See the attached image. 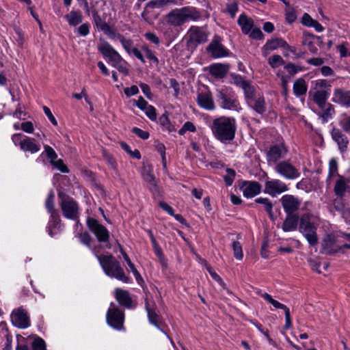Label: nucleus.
Segmentation results:
<instances>
[{"label":"nucleus","instance_id":"1","mask_svg":"<svg viewBox=\"0 0 350 350\" xmlns=\"http://www.w3.org/2000/svg\"><path fill=\"white\" fill-rule=\"evenodd\" d=\"M211 129L216 139L221 143L230 142L235 137L236 120L232 117L220 116L213 120Z\"/></svg>","mask_w":350,"mask_h":350},{"label":"nucleus","instance_id":"2","mask_svg":"<svg viewBox=\"0 0 350 350\" xmlns=\"http://www.w3.org/2000/svg\"><path fill=\"white\" fill-rule=\"evenodd\" d=\"M96 257L103 271L107 276L111 278H116L126 284H129L131 282V278L126 275L120 262L114 256L112 255L96 254Z\"/></svg>","mask_w":350,"mask_h":350},{"label":"nucleus","instance_id":"3","mask_svg":"<svg viewBox=\"0 0 350 350\" xmlns=\"http://www.w3.org/2000/svg\"><path fill=\"white\" fill-rule=\"evenodd\" d=\"M215 96L217 103L222 109L237 111L240 108L234 92L228 87L223 86L217 89Z\"/></svg>","mask_w":350,"mask_h":350},{"label":"nucleus","instance_id":"4","mask_svg":"<svg viewBox=\"0 0 350 350\" xmlns=\"http://www.w3.org/2000/svg\"><path fill=\"white\" fill-rule=\"evenodd\" d=\"M312 217L309 214H304L300 219L299 230L310 245L315 246L318 243V237L317 228L312 221Z\"/></svg>","mask_w":350,"mask_h":350},{"label":"nucleus","instance_id":"5","mask_svg":"<svg viewBox=\"0 0 350 350\" xmlns=\"http://www.w3.org/2000/svg\"><path fill=\"white\" fill-rule=\"evenodd\" d=\"M12 141L15 146H18L20 149L25 152L35 154L40 150V144L37 142L36 139L22 133L12 135Z\"/></svg>","mask_w":350,"mask_h":350},{"label":"nucleus","instance_id":"6","mask_svg":"<svg viewBox=\"0 0 350 350\" xmlns=\"http://www.w3.org/2000/svg\"><path fill=\"white\" fill-rule=\"evenodd\" d=\"M106 320L107 324L115 329L122 331L125 330L124 326V313L113 303H111L106 314Z\"/></svg>","mask_w":350,"mask_h":350},{"label":"nucleus","instance_id":"7","mask_svg":"<svg viewBox=\"0 0 350 350\" xmlns=\"http://www.w3.org/2000/svg\"><path fill=\"white\" fill-rule=\"evenodd\" d=\"M273 170L278 175L287 180H295L300 176L299 170L287 160L275 163Z\"/></svg>","mask_w":350,"mask_h":350},{"label":"nucleus","instance_id":"8","mask_svg":"<svg viewBox=\"0 0 350 350\" xmlns=\"http://www.w3.org/2000/svg\"><path fill=\"white\" fill-rule=\"evenodd\" d=\"M187 36L188 46L196 48L208 40V33L203 27L191 26L187 31Z\"/></svg>","mask_w":350,"mask_h":350},{"label":"nucleus","instance_id":"9","mask_svg":"<svg viewBox=\"0 0 350 350\" xmlns=\"http://www.w3.org/2000/svg\"><path fill=\"white\" fill-rule=\"evenodd\" d=\"M87 226L90 230L94 234L97 240L100 243H107L109 240V232L102 224L92 217L87 219Z\"/></svg>","mask_w":350,"mask_h":350},{"label":"nucleus","instance_id":"10","mask_svg":"<svg viewBox=\"0 0 350 350\" xmlns=\"http://www.w3.org/2000/svg\"><path fill=\"white\" fill-rule=\"evenodd\" d=\"M222 38L215 35L206 47V51L215 59L229 55V51L221 44Z\"/></svg>","mask_w":350,"mask_h":350},{"label":"nucleus","instance_id":"11","mask_svg":"<svg viewBox=\"0 0 350 350\" xmlns=\"http://www.w3.org/2000/svg\"><path fill=\"white\" fill-rule=\"evenodd\" d=\"M63 215L69 219L77 220L79 217V207L76 201L70 197L62 200L59 204Z\"/></svg>","mask_w":350,"mask_h":350},{"label":"nucleus","instance_id":"12","mask_svg":"<svg viewBox=\"0 0 350 350\" xmlns=\"http://www.w3.org/2000/svg\"><path fill=\"white\" fill-rule=\"evenodd\" d=\"M287 149L283 144H278L271 146L267 151L266 158L269 165H275L280 159L286 157Z\"/></svg>","mask_w":350,"mask_h":350},{"label":"nucleus","instance_id":"13","mask_svg":"<svg viewBox=\"0 0 350 350\" xmlns=\"http://www.w3.org/2000/svg\"><path fill=\"white\" fill-rule=\"evenodd\" d=\"M288 190L287 185L279 179L267 180L265 183V193L275 197Z\"/></svg>","mask_w":350,"mask_h":350},{"label":"nucleus","instance_id":"14","mask_svg":"<svg viewBox=\"0 0 350 350\" xmlns=\"http://www.w3.org/2000/svg\"><path fill=\"white\" fill-rule=\"evenodd\" d=\"M11 320L14 326L21 329L27 328L30 325L29 317L23 308L14 310L11 314Z\"/></svg>","mask_w":350,"mask_h":350},{"label":"nucleus","instance_id":"15","mask_svg":"<svg viewBox=\"0 0 350 350\" xmlns=\"http://www.w3.org/2000/svg\"><path fill=\"white\" fill-rule=\"evenodd\" d=\"M282 207L286 214H297L301 202L293 195H284L280 199Z\"/></svg>","mask_w":350,"mask_h":350},{"label":"nucleus","instance_id":"16","mask_svg":"<svg viewBox=\"0 0 350 350\" xmlns=\"http://www.w3.org/2000/svg\"><path fill=\"white\" fill-rule=\"evenodd\" d=\"M98 51L105 58H108L111 64L117 63L120 59L121 55L107 41H103L98 45Z\"/></svg>","mask_w":350,"mask_h":350},{"label":"nucleus","instance_id":"17","mask_svg":"<svg viewBox=\"0 0 350 350\" xmlns=\"http://www.w3.org/2000/svg\"><path fill=\"white\" fill-rule=\"evenodd\" d=\"M145 308L148 313L149 322L154 325L157 329L166 334L163 329V323L161 321L160 317L155 312L154 310V304H150L148 299H146Z\"/></svg>","mask_w":350,"mask_h":350},{"label":"nucleus","instance_id":"18","mask_svg":"<svg viewBox=\"0 0 350 350\" xmlns=\"http://www.w3.org/2000/svg\"><path fill=\"white\" fill-rule=\"evenodd\" d=\"M166 23L173 27H180L185 23L182 8L174 9L165 16Z\"/></svg>","mask_w":350,"mask_h":350},{"label":"nucleus","instance_id":"19","mask_svg":"<svg viewBox=\"0 0 350 350\" xmlns=\"http://www.w3.org/2000/svg\"><path fill=\"white\" fill-rule=\"evenodd\" d=\"M197 102L199 106L204 109L213 110L215 108L212 94L209 90L199 93Z\"/></svg>","mask_w":350,"mask_h":350},{"label":"nucleus","instance_id":"20","mask_svg":"<svg viewBox=\"0 0 350 350\" xmlns=\"http://www.w3.org/2000/svg\"><path fill=\"white\" fill-rule=\"evenodd\" d=\"M332 101L350 108V90L345 91L340 88L334 89Z\"/></svg>","mask_w":350,"mask_h":350},{"label":"nucleus","instance_id":"21","mask_svg":"<svg viewBox=\"0 0 350 350\" xmlns=\"http://www.w3.org/2000/svg\"><path fill=\"white\" fill-rule=\"evenodd\" d=\"M322 249L323 253L326 254H333L340 250V247L336 245L335 237L332 234L326 235L322 242Z\"/></svg>","mask_w":350,"mask_h":350},{"label":"nucleus","instance_id":"22","mask_svg":"<svg viewBox=\"0 0 350 350\" xmlns=\"http://www.w3.org/2000/svg\"><path fill=\"white\" fill-rule=\"evenodd\" d=\"M115 297L120 306L126 308H133V299L127 291L120 288H116Z\"/></svg>","mask_w":350,"mask_h":350},{"label":"nucleus","instance_id":"23","mask_svg":"<svg viewBox=\"0 0 350 350\" xmlns=\"http://www.w3.org/2000/svg\"><path fill=\"white\" fill-rule=\"evenodd\" d=\"M241 190L243 196L247 198H253L259 194L261 191V185L258 182H245L242 187Z\"/></svg>","mask_w":350,"mask_h":350},{"label":"nucleus","instance_id":"24","mask_svg":"<svg viewBox=\"0 0 350 350\" xmlns=\"http://www.w3.org/2000/svg\"><path fill=\"white\" fill-rule=\"evenodd\" d=\"M49 214L50 219L49 221L47 229L49 234L51 237H53L56 233L55 230L56 229H57L59 231L62 230L64 228V225L61 224V219L57 211Z\"/></svg>","mask_w":350,"mask_h":350},{"label":"nucleus","instance_id":"25","mask_svg":"<svg viewBox=\"0 0 350 350\" xmlns=\"http://www.w3.org/2000/svg\"><path fill=\"white\" fill-rule=\"evenodd\" d=\"M332 137L335 141L341 152L347 150L349 144L347 136L339 129L334 128L331 132Z\"/></svg>","mask_w":350,"mask_h":350},{"label":"nucleus","instance_id":"26","mask_svg":"<svg viewBox=\"0 0 350 350\" xmlns=\"http://www.w3.org/2000/svg\"><path fill=\"white\" fill-rule=\"evenodd\" d=\"M229 68L228 64H213L210 66V73L215 78L222 79L226 75Z\"/></svg>","mask_w":350,"mask_h":350},{"label":"nucleus","instance_id":"27","mask_svg":"<svg viewBox=\"0 0 350 350\" xmlns=\"http://www.w3.org/2000/svg\"><path fill=\"white\" fill-rule=\"evenodd\" d=\"M238 25L241 27L243 33H250L254 27V21L245 14H241L237 20Z\"/></svg>","mask_w":350,"mask_h":350},{"label":"nucleus","instance_id":"28","mask_svg":"<svg viewBox=\"0 0 350 350\" xmlns=\"http://www.w3.org/2000/svg\"><path fill=\"white\" fill-rule=\"evenodd\" d=\"M287 216L282 224V229L285 232H290L297 229L299 216L297 214H286Z\"/></svg>","mask_w":350,"mask_h":350},{"label":"nucleus","instance_id":"29","mask_svg":"<svg viewBox=\"0 0 350 350\" xmlns=\"http://www.w3.org/2000/svg\"><path fill=\"white\" fill-rule=\"evenodd\" d=\"M247 103L254 110L260 114L266 111L265 100L262 96L254 97Z\"/></svg>","mask_w":350,"mask_h":350},{"label":"nucleus","instance_id":"30","mask_svg":"<svg viewBox=\"0 0 350 350\" xmlns=\"http://www.w3.org/2000/svg\"><path fill=\"white\" fill-rule=\"evenodd\" d=\"M142 176L144 181L147 183L148 189L152 192L157 191V185L155 180V177L152 174V170L150 169H145L142 174Z\"/></svg>","mask_w":350,"mask_h":350},{"label":"nucleus","instance_id":"31","mask_svg":"<svg viewBox=\"0 0 350 350\" xmlns=\"http://www.w3.org/2000/svg\"><path fill=\"white\" fill-rule=\"evenodd\" d=\"M329 96V90H317L313 94V100L320 107L323 108L325 107Z\"/></svg>","mask_w":350,"mask_h":350},{"label":"nucleus","instance_id":"32","mask_svg":"<svg viewBox=\"0 0 350 350\" xmlns=\"http://www.w3.org/2000/svg\"><path fill=\"white\" fill-rule=\"evenodd\" d=\"M265 46L269 50H275L278 47H282L293 52L294 49L291 47L287 42L282 38H276L267 42Z\"/></svg>","mask_w":350,"mask_h":350},{"label":"nucleus","instance_id":"33","mask_svg":"<svg viewBox=\"0 0 350 350\" xmlns=\"http://www.w3.org/2000/svg\"><path fill=\"white\" fill-rule=\"evenodd\" d=\"M307 90L308 86L304 79L299 78L295 81L293 91L297 97L305 95L307 92Z\"/></svg>","mask_w":350,"mask_h":350},{"label":"nucleus","instance_id":"34","mask_svg":"<svg viewBox=\"0 0 350 350\" xmlns=\"http://www.w3.org/2000/svg\"><path fill=\"white\" fill-rule=\"evenodd\" d=\"M68 24L71 26H77L82 22L83 16L79 11H71L65 16Z\"/></svg>","mask_w":350,"mask_h":350},{"label":"nucleus","instance_id":"35","mask_svg":"<svg viewBox=\"0 0 350 350\" xmlns=\"http://www.w3.org/2000/svg\"><path fill=\"white\" fill-rule=\"evenodd\" d=\"M347 183L342 176H340L334 186V192L338 197H342L347 189Z\"/></svg>","mask_w":350,"mask_h":350},{"label":"nucleus","instance_id":"36","mask_svg":"<svg viewBox=\"0 0 350 350\" xmlns=\"http://www.w3.org/2000/svg\"><path fill=\"white\" fill-rule=\"evenodd\" d=\"M185 22L188 19L197 21L200 17V13L193 8L185 7L182 8Z\"/></svg>","mask_w":350,"mask_h":350},{"label":"nucleus","instance_id":"37","mask_svg":"<svg viewBox=\"0 0 350 350\" xmlns=\"http://www.w3.org/2000/svg\"><path fill=\"white\" fill-rule=\"evenodd\" d=\"M261 296H262V297L264 298V299L265 301L270 303L275 308L283 310L284 313H286V311L290 310L289 308L286 306H285L284 304H281L279 301L273 299L272 297L269 294L265 293L261 294Z\"/></svg>","mask_w":350,"mask_h":350},{"label":"nucleus","instance_id":"38","mask_svg":"<svg viewBox=\"0 0 350 350\" xmlns=\"http://www.w3.org/2000/svg\"><path fill=\"white\" fill-rule=\"evenodd\" d=\"M93 19L97 28L104 33L110 27V25H108L104 20H103L100 16L98 15L96 12L93 14Z\"/></svg>","mask_w":350,"mask_h":350},{"label":"nucleus","instance_id":"39","mask_svg":"<svg viewBox=\"0 0 350 350\" xmlns=\"http://www.w3.org/2000/svg\"><path fill=\"white\" fill-rule=\"evenodd\" d=\"M172 3H174V1L173 0H151L146 3V8H159Z\"/></svg>","mask_w":350,"mask_h":350},{"label":"nucleus","instance_id":"40","mask_svg":"<svg viewBox=\"0 0 350 350\" xmlns=\"http://www.w3.org/2000/svg\"><path fill=\"white\" fill-rule=\"evenodd\" d=\"M255 202L258 204H262L264 206V209L268 213L269 216L271 217H273V204L268 198H258L255 200Z\"/></svg>","mask_w":350,"mask_h":350},{"label":"nucleus","instance_id":"41","mask_svg":"<svg viewBox=\"0 0 350 350\" xmlns=\"http://www.w3.org/2000/svg\"><path fill=\"white\" fill-rule=\"evenodd\" d=\"M142 49L145 53L146 57L155 66H158L159 64V60L156 57L154 52L152 51L148 46H142Z\"/></svg>","mask_w":350,"mask_h":350},{"label":"nucleus","instance_id":"42","mask_svg":"<svg viewBox=\"0 0 350 350\" xmlns=\"http://www.w3.org/2000/svg\"><path fill=\"white\" fill-rule=\"evenodd\" d=\"M152 245L153 247L154 252L156 256L159 258V261L161 263L162 266L164 267H166V266H167L166 260H165L164 255L162 252L161 248L159 245L157 241H154L153 244H152Z\"/></svg>","mask_w":350,"mask_h":350},{"label":"nucleus","instance_id":"43","mask_svg":"<svg viewBox=\"0 0 350 350\" xmlns=\"http://www.w3.org/2000/svg\"><path fill=\"white\" fill-rule=\"evenodd\" d=\"M268 63L271 68H276L284 64V61L280 55H273L268 59Z\"/></svg>","mask_w":350,"mask_h":350},{"label":"nucleus","instance_id":"44","mask_svg":"<svg viewBox=\"0 0 350 350\" xmlns=\"http://www.w3.org/2000/svg\"><path fill=\"white\" fill-rule=\"evenodd\" d=\"M232 247L234 258L238 260H241L243 258V252L241 243L239 241H234Z\"/></svg>","mask_w":350,"mask_h":350},{"label":"nucleus","instance_id":"45","mask_svg":"<svg viewBox=\"0 0 350 350\" xmlns=\"http://www.w3.org/2000/svg\"><path fill=\"white\" fill-rule=\"evenodd\" d=\"M44 150L42 154L45 153L48 159L50 160L51 163H53L55 160L57 159V154L53 148L49 145L44 146Z\"/></svg>","mask_w":350,"mask_h":350},{"label":"nucleus","instance_id":"46","mask_svg":"<svg viewBox=\"0 0 350 350\" xmlns=\"http://www.w3.org/2000/svg\"><path fill=\"white\" fill-rule=\"evenodd\" d=\"M45 206H46V210L48 211V212L49 213H53V212H56L57 211L55 208V206H54V194L53 192H51L46 200V202H45Z\"/></svg>","mask_w":350,"mask_h":350},{"label":"nucleus","instance_id":"47","mask_svg":"<svg viewBox=\"0 0 350 350\" xmlns=\"http://www.w3.org/2000/svg\"><path fill=\"white\" fill-rule=\"evenodd\" d=\"M125 64L126 63L124 62L122 57H120V60H118L117 63L113 62L111 64L112 66L117 68L119 72L127 75L129 74V69Z\"/></svg>","mask_w":350,"mask_h":350},{"label":"nucleus","instance_id":"48","mask_svg":"<svg viewBox=\"0 0 350 350\" xmlns=\"http://www.w3.org/2000/svg\"><path fill=\"white\" fill-rule=\"evenodd\" d=\"M226 172V174L224 176V179L226 185L227 186H230L234 181L236 173L235 171L231 168H227Z\"/></svg>","mask_w":350,"mask_h":350},{"label":"nucleus","instance_id":"49","mask_svg":"<svg viewBox=\"0 0 350 350\" xmlns=\"http://www.w3.org/2000/svg\"><path fill=\"white\" fill-rule=\"evenodd\" d=\"M104 33L108 36V37L110 39L113 40H119L120 42H121V40L124 38V36L122 34L118 33L115 29H112L111 27Z\"/></svg>","mask_w":350,"mask_h":350},{"label":"nucleus","instance_id":"50","mask_svg":"<svg viewBox=\"0 0 350 350\" xmlns=\"http://www.w3.org/2000/svg\"><path fill=\"white\" fill-rule=\"evenodd\" d=\"M241 88L244 91L247 101H249L255 97L254 94V88L248 82H247L245 85H243Z\"/></svg>","mask_w":350,"mask_h":350},{"label":"nucleus","instance_id":"51","mask_svg":"<svg viewBox=\"0 0 350 350\" xmlns=\"http://www.w3.org/2000/svg\"><path fill=\"white\" fill-rule=\"evenodd\" d=\"M239 10L238 3L237 2L228 3L226 4V12L233 18Z\"/></svg>","mask_w":350,"mask_h":350},{"label":"nucleus","instance_id":"52","mask_svg":"<svg viewBox=\"0 0 350 350\" xmlns=\"http://www.w3.org/2000/svg\"><path fill=\"white\" fill-rule=\"evenodd\" d=\"M196 130L195 125L191 122H186L183 127L178 131L180 135H183L187 131L195 132Z\"/></svg>","mask_w":350,"mask_h":350},{"label":"nucleus","instance_id":"53","mask_svg":"<svg viewBox=\"0 0 350 350\" xmlns=\"http://www.w3.org/2000/svg\"><path fill=\"white\" fill-rule=\"evenodd\" d=\"M286 20L288 23H293L296 18L297 15L295 10L293 8H286L285 10Z\"/></svg>","mask_w":350,"mask_h":350},{"label":"nucleus","instance_id":"54","mask_svg":"<svg viewBox=\"0 0 350 350\" xmlns=\"http://www.w3.org/2000/svg\"><path fill=\"white\" fill-rule=\"evenodd\" d=\"M103 154L105 161L107 163L111 169L116 170L117 168V163L116 160L113 158V157L108 154L107 152H106L105 151H103Z\"/></svg>","mask_w":350,"mask_h":350},{"label":"nucleus","instance_id":"55","mask_svg":"<svg viewBox=\"0 0 350 350\" xmlns=\"http://www.w3.org/2000/svg\"><path fill=\"white\" fill-rule=\"evenodd\" d=\"M90 25L88 23L81 25L77 29V33L81 36H86L90 33Z\"/></svg>","mask_w":350,"mask_h":350},{"label":"nucleus","instance_id":"56","mask_svg":"<svg viewBox=\"0 0 350 350\" xmlns=\"http://www.w3.org/2000/svg\"><path fill=\"white\" fill-rule=\"evenodd\" d=\"M144 36L145 38L149 42L154 44L157 46L159 45L160 39L154 33L148 31L145 33Z\"/></svg>","mask_w":350,"mask_h":350},{"label":"nucleus","instance_id":"57","mask_svg":"<svg viewBox=\"0 0 350 350\" xmlns=\"http://www.w3.org/2000/svg\"><path fill=\"white\" fill-rule=\"evenodd\" d=\"M51 165L63 173H68L69 172L67 166L64 164L63 160L60 159H57L56 160H55V162L53 163H51Z\"/></svg>","mask_w":350,"mask_h":350},{"label":"nucleus","instance_id":"58","mask_svg":"<svg viewBox=\"0 0 350 350\" xmlns=\"http://www.w3.org/2000/svg\"><path fill=\"white\" fill-rule=\"evenodd\" d=\"M230 76L233 80V83L241 88H242L243 85H245V83L247 82L245 81L243 78L239 75L232 73L230 75Z\"/></svg>","mask_w":350,"mask_h":350},{"label":"nucleus","instance_id":"59","mask_svg":"<svg viewBox=\"0 0 350 350\" xmlns=\"http://www.w3.org/2000/svg\"><path fill=\"white\" fill-rule=\"evenodd\" d=\"M132 132L142 139H148V137L150 136V134L148 132L144 131L137 127H133L132 129Z\"/></svg>","mask_w":350,"mask_h":350},{"label":"nucleus","instance_id":"60","mask_svg":"<svg viewBox=\"0 0 350 350\" xmlns=\"http://www.w3.org/2000/svg\"><path fill=\"white\" fill-rule=\"evenodd\" d=\"M121 44L125 51L131 54L132 49H133V42L131 39H126L124 37L121 40Z\"/></svg>","mask_w":350,"mask_h":350},{"label":"nucleus","instance_id":"61","mask_svg":"<svg viewBox=\"0 0 350 350\" xmlns=\"http://www.w3.org/2000/svg\"><path fill=\"white\" fill-rule=\"evenodd\" d=\"M146 115L152 121L157 120L156 109L152 105H148L144 110Z\"/></svg>","mask_w":350,"mask_h":350},{"label":"nucleus","instance_id":"62","mask_svg":"<svg viewBox=\"0 0 350 350\" xmlns=\"http://www.w3.org/2000/svg\"><path fill=\"white\" fill-rule=\"evenodd\" d=\"M338 165L335 159H332L329 163V176H332L337 174Z\"/></svg>","mask_w":350,"mask_h":350},{"label":"nucleus","instance_id":"63","mask_svg":"<svg viewBox=\"0 0 350 350\" xmlns=\"http://www.w3.org/2000/svg\"><path fill=\"white\" fill-rule=\"evenodd\" d=\"M33 350H46V346L44 341L40 338L38 340H36L32 345Z\"/></svg>","mask_w":350,"mask_h":350},{"label":"nucleus","instance_id":"64","mask_svg":"<svg viewBox=\"0 0 350 350\" xmlns=\"http://www.w3.org/2000/svg\"><path fill=\"white\" fill-rule=\"evenodd\" d=\"M340 125L345 132L350 134V116L342 119L340 122Z\"/></svg>","mask_w":350,"mask_h":350}]
</instances>
